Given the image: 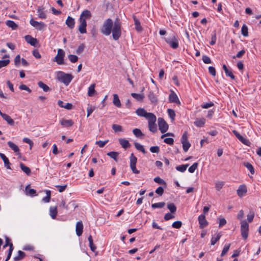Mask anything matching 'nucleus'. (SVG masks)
Returning <instances> with one entry per match:
<instances>
[{"label": "nucleus", "mask_w": 261, "mask_h": 261, "mask_svg": "<svg viewBox=\"0 0 261 261\" xmlns=\"http://www.w3.org/2000/svg\"><path fill=\"white\" fill-rule=\"evenodd\" d=\"M70 206H71L74 209L76 205H75L74 201H72L70 202L67 205L66 204V202L64 200H62L60 204V207H63L66 210H68L70 208Z\"/></svg>", "instance_id": "nucleus-17"}, {"label": "nucleus", "mask_w": 261, "mask_h": 261, "mask_svg": "<svg viewBox=\"0 0 261 261\" xmlns=\"http://www.w3.org/2000/svg\"><path fill=\"white\" fill-rule=\"evenodd\" d=\"M88 241L89 242V247L91 250L93 252L95 251L96 247L93 244L92 237L91 235H90L88 237Z\"/></svg>", "instance_id": "nucleus-45"}, {"label": "nucleus", "mask_w": 261, "mask_h": 261, "mask_svg": "<svg viewBox=\"0 0 261 261\" xmlns=\"http://www.w3.org/2000/svg\"><path fill=\"white\" fill-rule=\"evenodd\" d=\"M58 79L59 81L64 83L65 85H68L72 80L73 76L70 74L60 71L58 73Z\"/></svg>", "instance_id": "nucleus-2"}, {"label": "nucleus", "mask_w": 261, "mask_h": 261, "mask_svg": "<svg viewBox=\"0 0 261 261\" xmlns=\"http://www.w3.org/2000/svg\"><path fill=\"white\" fill-rule=\"evenodd\" d=\"M158 125L159 129L162 133H165L166 132L168 129V124L164 120L163 118H159L158 120Z\"/></svg>", "instance_id": "nucleus-8"}, {"label": "nucleus", "mask_w": 261, "mask_h": 261, "mask_svg": "<svg viewBox=\"0 0 261 261\" xmlns=\"http://www.w3.org/2000/svg\"><path fill=\"white\" fill-rule=\"evenodd\" d=\"M30 23L33 27H35L37 30H42L45 27V24L44 22H39L37 21H35L33 18L30 20Z\"/></svg>", "instance_id": "nucleus-10"}, {"label": "nucleus", "mask_w": 261, "mask_h": 261, "mask_svg": "<svg viewBox=\"0 0 261 261\" xmlns=\"http://www.w3.org/2000/svg\"><path fill=\"white\" fill-rule=\"evenodd\" d=\"M8 145L10 148H11L15 153H18V154H20L19 148L17 145L14 144L13 142L11 141H9L8 142Z\"/></svg>", "instance_id": "nucleus-28"}, {"label": "nucleus", "mask_w": 261, "mask_h": 261, "mask_svg": "<svg viewBox=\"0 0 261 261\" xmlns=\"http://www.w3.org/2000/svg\"><path fill=\"white\" fill-rule=\"evenodd\" d=\"M205 121L206 120L204 118L197 119L194 122V124L195 126L200 127L204 126Z\"/></svg>", "instance_id": "nucleus-30"}, {"label": "nucleus", "mask_w": 261, "mask_h": 261, "mask_svg": "<svg viewBox=\"0 0 261 261\" xmlns=\"http://www.w3.org/2000/svg\"><path fill=\"white\" fill-rule=\"evenodd\" d=\"M3 119L5 120L8 124L10 125H14V121L13 119L11 118L10 116H9L7 114H5L4 117H3Z\"/></svg>", "instance_id": "nucleus-35"}, {"label": "nucleus", "mask_w": 261, "mask_h": 261, "mask_svg": "<svg viewBox=\"0 0 261 261\" xmlns=\"http://www.w3.org/2000/svg\"><path fill=\"white\" fill-rule=\"evenodd\" d=\"M166 41L172 48L174 49H176L178 47V40L175 36L166 39Z\"/></svg>", "instance_id": "nucleus-9"}, {"label": "nucleus", "mask_w": 261, "mask_h": 261, "mask_svg": "<svg viewBox=\"0 0 261 261\" xmlns=\"http://www.w3.org/2000/svg\"><path fill=\"white\" fill-rule=\"evenodd\" d=\"M101 33L109 36L112 33L113 39L118 40L121 36V22L117 18L114 22L111 18L105 20L100 28Z\"/></svg>", "instance_id": "nucleus-1"}, {"label": "nucleus", "mask_w": 261, "mask_h": 261, "mask_svg": "<svg viewBox=\"0 0 261 261\" xmlns=\"http://www.w3.org/2000/svg\"><path fill=\"white\" fill-rule=\"evenodd\" d=\"M58 105L61 108H64L67 110H71L72 108V105L71 103H64V102L61 100H58Z\"/></svg>", "instance_id": "nucleus-23"}, {"label": "nucleus", "mask_w": 261, "mask_h": 261, "mask_svg": "<svg viewBox=\"0 0 261 261\" xmlns=\"http://www.w3.org/2000/svg\"><path fill=\"white\" fill-rule=\"evenodd\" d=\"M60 123L63 126L68 127L72 126L74 122L71 119L66 120L63 118L60 120Z\"/></svg>", "instance_id": "nucleus-19"}, {"label": "nucleus", "mask_w": 261, "mask_h": 261, "mask_svg": "<svg viewBox=\"0 0 261 261\" xmlns=\"http://www.w3.org/2000/svg\"><path fill=\"white\" fill-rule=\"evenodd\" d=\"M247 192V187L245 185H241L237 190V193L240 197H242Z\"/></svg>", "instance_id": "nucleus-14"}, {"label": "nucleus", "mask_w": 261, "mask_h": 261, "mask_svg": "<svg viewBox=\"0 0 261 261\" xmlns=\"http://www.w3.org/2000/svg\"><path fill=\"white\" fill-rule=\"evenodd\" d=\"M109 140H107L105 141H97L95 142V144L98 145L100 147H103L108 142Z\"/></svg>", "instance_id": "nucleus-61"}, {"label": "nucleus", "mask_w": 261, "mask_h": 261, "mask_svg": "<svg viewBox=\"0 0 261 261\" xmlns=\"http://www.w3.org/2000/svg\"><path fill=\"white\" fill-rule=\"evenodd\" d=\"M182 222L180 221H176L173 222L172 224V226L175 228H180L181 227Z\"/></svg>", "instance_id": "nucleus-58"}, {"label": "nucleus", "mask_w": 261, "mask_h": 261, "mask_svg": "<svg viewBox=\"0 0 261 261\" xmlns=\"http://www.w3.org/2000/svg\"><path fill=\"white\" fill-rule=\"evenodd\" d=\"M198 163H194L189 168L188 171L190 173H194L195 170L197 168Z\"/></svg>", "instance_id": "nucleus-59"}, {"label": "nucleus", "mask_w": 261, "mask_h": 261, "mask_svg": "<svg viewBox=\"0 0 261 261\" xmlns=\"http://www.w3.org/2000/svg\"><path fill=\"white\" fill-rule=\"evenodd\" d=\"M221 237V234L219 233L217 235V237L216 238L213 237L211 239V245H214L217 243V242L220 239Z\"/></svg>", "instance_id": "nucleus-56"}, {"label": "nucleus", "mask_w": 261, "mask_h": 261, "mask_svg": "<svg viewBox=\"0 0 261 261\" xmlns=\"http://www.w3.org/2000/svg\"><path fill=\"white\" fill-rule=\"evenodd\" d=\"M91 17V14L90 11L88 10H85L81 13L80 18L86 20V18H90Z\"/></svg>", "instance_id": "nucleus-27"}, {"label": "nucleus", "mask_w": 261, "mask_h": 261, "mask_svg": "<svg viewBox=\"0 0 261 261\" xmlns=\"http://www.w3.org/2000/svg\"><path fill=\"white\" fill-rule=\"evenodd\" d=\"M0 157L4 161V164L6 168L8 169H11L10 163L6 156L4 154L0 152Z\"/></svg>", "instance_id": "nucleus-25"}, {"label": "nucleus", "mask_w": 261, "mask_h": 261, "mask_svg": "<svg viewBox=\"0 0 261 261\" xmlns=\"http://www.w3.org/2000/svg\"><path fill=\"white\" fill-rule=\"evenodd\" d=\"M37 13L38 14V16L40 18H41V19H45L46 18V15L43 12L42 8L39 7L37 10Z\"/></svg>", "instance_id": "nucleus-41"}, {"label": "nucleus", "mask_w": 261, "mask_h": 261, "mask_svg": "<svg viewBox=\"0 0 261 261\" xmlns=\"http://www.w3.org/2000/svg\"><path fill=\"white\" fill-rule=\"evenodd\" d=\"M189 166L188 164L181 165L176 167V169L180 172H184L186 171L187 167Z\"/></svg>", "instance_id": "nucleus-49"}, {"label": "nucleus", "mask_w": 261, "mask_h": 261, "mask_svg": "<svg viewBox=\"0 0 261 261\" xmlns=\"http://www.w3.org/2000/svg\"><path fill=\"white\" fill-rule=\"evenodd\" d=\"M136 114L141 117H144L147 119L150 117L153 113L147 112L143 108H139L136 111Z\"/></svg>", "instance_id": "nucleus-11"}, {"label": "nucleus", "mask_w": 261, "mask_h": 261, "mask_svg": "<svg viewBox=\"0 0 261 261\" xmlns=\"http://www.w3.org/2000/svg\"><path fill=\"white\" fill-rule=\"evenodd\" d=\"M148 98L151 103L156 104L158 102L157 95L153 91H150L148 94Z\"/></svg>", "instance_id": "nucleus-20"}, {"label": "nucleus", "mask_w": 261, "mask_h": 261, "mask_svg": "<svg viewBox=\"0 0 261 261\" xmlns=\"http://www.w3.org/2000/svg\"><path fill=\"white\" fill-rule=\"evenodd\" d=\"M80 24L79 27V31L81 34H85L87 32V22L85 19L80 18Z\"/></svg>", "instance_id": "nucleus-12"}, {"label": "nucleus", "mask_w": 261, "mask_h": 261, "mask_svg": "<svg viewBox=\"0 0 261 261\" xmlns=\"http://www.w3.org/2000/svg\"><path fill=\"white\" fill-rule=\"evenodd\" d=\"M6 24L9 27L11 28L13 30H16L18 27L17 24L12 20H7L6 22Z\"/></svg>", "instance_id": "nucleus-38"}, {"label": "nucleus", "mask_w": 261, "mask_h": 261, "mask_svg": "<svg viewBox=\"0 0 261 261\" xmlns=\"http://www.w3.org/2000/svg\"><path fill=\"white\" fill-rule=\"evenodd\" d=\"M241 33L242 34L244 37H247L248 36V28L246 25L244 24L241 29Z\"/></svg>", "instance_id": "nucleus-51"}, {"label": "nucleus", "mask_w": 261, "mask_h": 261, "mask_svg": "<svg viewBox=\"0 0 261 261\" xmlns=\"http://www.w3.org/2000/svg\"><path fill=\"white\" fill-rule=\"evenodd\" d=\"M118 152L115 151H111L107 153V155L113 159L115 161H117V157L118 156Z\"/></svg>", "instance_id": "nucleus-48"}, {"label": "nucleus", "mask_w": 261, "mask_h": 261, "mask_svg": "<svg viewBox=\"0 0 261 261\" xmlns=\"http://www.w3.org/2000/svg\"><path fill=\"white\" fill-rule=\"evenodd\" d=\"M20 167L22 171L24 172L27 175H29L31 174V171L30 169L28 167L25 166V165L22 163L20 164Z\"/></svg>", "instance_id": "nucleus-34"}, {"label": "nucleus", "mask_w": 261, "mask_h": 261, "mask_svg": "<svg viewBox=\"0 0 261 261\" xmlns=\"http://www.w3.org/2000/svg\"><path fill=\"white\" fill-rule=\"evenodd\" d=\"M118 140L119 144L124 149H126L130 146V144L128 140L123 138H119Z\"/></svg>", "instance_id": "nucleus-21"}, {"label": "nucleus", "mask_w": 261, "mask_h": 261, "mask_svg": "<svg viewBox=\"0 0 261 261\" xmlns=\"http://www.w3.org/2000/svg\"><path fill=\"white\" fill-rule=\"evenodd\" d=\"M249 225L245 220L241 222V232L242 238L246 240L248 238Z\"/></svg>", "instance_id": "nucleus-4"}, {"label": "nucleus", "mask_w": 261, "mask_h": 261, "mask_svg": "<svg viewBox=\"0 0 261 261\" xmlns=\"http://www.w3.org/2000/svg\"><path fill=\"white\" fill-rule=\"evenodd\" d=\"M131 95L133 97L139 101L142 100L144 98V95L143 94L132 93H131Z\"/></svg>", "instance_id": "nucleus-40"}, {"label": "nucleus", "mask_w": 261, "mask_h": 261, "mask_svg": "<svg viewBox=\"0 0 261 261\" xmlns=\"http://www.w3.org/2000/svg\"><path fill=\"white\" fill-rule=\"evenodd\" d=\"M153 180L155 182L159 184L165 185V186H166V182L165 181V180L159 176L155 177Z\"/></svg>", "instance_id": "nucleus-52"}, {"label": "nucleus", "mask_w": 261, "mask_h": 261, "mask_svg": "<svg viewBox=\"0 0 261 261\" xmlns=\"http://www.w3.org/2000/svg\"><path fill=\"white\" fill-rule=\"evenodd\" d=\"M133 133L134 135L137 137L141 138L144 136V134L142 133L141 130L139 128H135L133 130Z\"/></svg>", "instance_id": "nucleus-39"}, {"label": "nucleus", "mask_w": 261, "mask_h": 261, "mask_svg": "<svg viewBox=\"0 0 261 261\" xmlns=\"http://www.w3.org/2000/svg\"><path fill=\"white\" fill-rule=\"evenodd\" d=\"M165 205V202H161L158 203H154L151 204V207L152 208H162Z\"/></svg>", "instance_id": "nucleus-47"}, {"label": "nucleus", "mask_w": 261, "mask_h": 261, "mask_svg": "<svg viewBox=\"0 0 261 261\" xmlns=\"http://www.w3.org/2000/svg\"><path fill=\"white\" fill-rule=\"evenodd\" d=\"M85 47V45L81 44L76 50V53L78 55L80 54L84 51Z\"/></svg>", "instance_id": "nucleus-63"}, {"label": "nucleus", "mask_w": 261, "mask_h": 261, "mask_svg": "<svg viewBox=\"0 0 261 261\" xmlns=\"http://www.w3.org/2000/svg\"><path fill=\"white\" fill-rule=\"evenodd\" d=\"M38 85L40 88L42 89L44 92H47L50 90L49 87L42 81L39 82Z\"/></svg>", "instance_id": "nucleus-36"}, {"label": "nucleus", "mask_w": 261, "mask_h": 261, "mask_svg": "<svg viewBox=\"0 0 261 261\" xmlns=\"http://www.w3.org/2000/svg\"><path fill=\"white\" fill-rule=\"evenodd\" d=\"M10 63V60H0V68L6 66Z\"/></svg>", "instance_id": "nucleus-64"}, {"label": "nucleus", "mask_w": 261, "mask_h": 261, "mask_svg": "<svg viewBox=\"0 0 261 261\" xmlns=\"http://www.w3.org/2000/svg\"><path fill=\"white\" fill-rule=\"evenodd\" d=\"M46 197H44L42 199V201L44 202L47 203L50 201V198H51V192L49 190L46 191Z\"/></svg>", "instance_id": "nucleus-46"}, {"label": "nucleus", "mask_w": 261, "mask_h": 261, "mask_svg": "<svg viewBox=\"0 0 261 261\" xmlns=\"http://www.w3.org/2000/svg\"><path fill=\"white\" fill-rule=\"evenodd\" d=\"M65 57V52L62 49H58L56 56L54 58L53 61L56 62L58 65L64 64V58Z\"/></svg>", "instance_id": "nucleus-5"}, {"label": "nucleus", "mask_w": 261, "mask_h": 261, "mask_svg": "<svg viewBox=\"0 0 261 261\" xmlns=\"http://www.w3.org/2000/svg\"><path fill=\"white\" fill-rule=\"evenodd\" d=\"M83 230V224L82 221L77 222L76 224V233L80 237L82 234Z\"/></svg>", "instance_id": "nucleus-18"}, {"label": "nucleus", "mask_w": 261, "mask_h": 261, "mask_svg": "<svg viewBox=\"0 0 261 261\" xmlns=\"http://www.w3.org/2000/svg\"><path fill=\"white\" fill-rule=\"evenodd\" d=\"M29 186H27L25 188V191L27 194H29L31 196H34L36 195V190L33 189H29Z\"/></svg>", "instance_id": "nucleus-42"}, {"label": "nucleus", "mask_w": 261, "mask_h": 261, "mask_svg": "<svg viewBox=\"0 0 261 261\" xmlns=\"http://www.w3.org/2000/svg\"><path fill=\"white\" fill-rule=\"evenodd\" d=\"M147 120L149 130L152 133L156 132L157 130V126L155 124L156 120V116L154 114H152Z\"/></svg>", "instance_id": "nucleus-3"}, {"label": "nucleus", "mask_w": 261, "mask_h": 261, "mask_svg": "<svg viewBox=\"0 0 261 261\" xmlns=\"http://www.w3.org/2000/svg\"><path fill=\"white\" fill-rule=\"evenodd\" d=\"M216 40H217L216 33V32H214V34L212 36L211 41L210 43V44L211 45H214L216 42Z\"/></svg>", "instance_id": "nucleus-62"}, {"label": "nucleus", "mask_w": 261, "mask_h": 261, "mask_svg": "<svg viewBox=\"0 0 261 261\" xmlns=\"http://www.w3.org/2000/svg\"><path fill=\"white\" fill-rule=\"evenodd\" d=\"M112 128L114 130L115 132H119L122 131V127L118 124H113Z\"/></svg>", "instance_id": "nucleus-55"}, {"label": "nucleus", "mask_w": 261, "mask_h": 261, "mask_svg": "<svg viewBox=\"0 0 261 261\" xmlns=\"http://www.w3.org/2000/svg\"><path fill=\"white\" fill-rule=\"evenodd\" d=\"M243 165L246 167L248 170L250 171L251 174H253L254 173V169L253 166L248 162H244L243 163Z\"/></svg>", "instance_id": "nucleus-37"}, {"label": "nucleus", "mask_w": 261, "mask_h": 261, "mask_svg": "<svg viewBox=\"0 0 261 261\" xmlns=\"http://www.w3.org/2000/svg\"><path fill=\"white\" fill-rule=\"evenodd\" d=\"M230 245H231L230 244H228L225 245L224 246V247H223V249L222 250V251L221 252V255L222 256H224L225 254H226V253L228 252V251L229 249Z\"/></svg>", "instance_id": "nucleus-57"}, {"label": "nucleus", "mask_w": 261, "mask_h": 261, "mask_svg": "<svg viewBox=\"0 0 261 261\" xmlns=\"http://www.w3.org/2000/svg\"><path fill=\"white\" fill-rule=\"evenodd\" d=\"M198 222L199 224V227L203 228L208 225V222L205 219L204 215H200L198 217Z\"/></svg>", "instance_id": "nucleus-13"}, {"label": "nucleus", "mask_w": 261, "mask_h": 261, "mask_svg": "<svg viewBox=\"0 0 261 261\" xmlns=\"http://www.w3.org/2000/svg\"><path fill=\"white\" fill-rule=\"evenodd\" d=\"M25 256V254L24 252L19 250L18 251V255L14 257V260L15 261H19L22 259L24 256Z\"/></svg>", "instance_id": "nucleus-33"}, {"label": "nucleus", "mask_w": 261, "mask_h": 261, "mask_svg": "<svg viewBox=\"0 0 261 261\" xmlns=\"http://www.w3.org/2000/svg\"><path fill=\"white\" fill-rule=\"evenodd\" d=\"M8 246H9V249L8 250L7 257L5 259V261H8L10 259L14 249L13 244L10 243V240L8 237H6L5 244L3 246V248H5Z\"/></svg>", "instance_id": "nucleus-7"}, {"label": "nucleus", "mask_w": 261, "mask_h": 261, "mask_svg": "<svg viewBox=\"0 0 261 261\" xmlns=\"http://www.w3.org/2000/svg\"><path fill=\"white\" fill-rule=\"evenodd\" d=\"M130 168L133 172L135 174H139L140 171L136 169V165L137 162V158L134 155V153H132L129 157Z\"/></svg>", "instance_id": "nucleus-6"}, {"label": "nucleus", "mask_w": 261, "mask_h": 261, "mask_svg": "<svg viewBox=\"0 0 261 261\" xmlns=\"http://www.w3.org/2000/svg\"><path fill=\"white\" fill-rule=\"evenodd\" d=\"M113 104L118 108H120L121 106V103L120 100L119 98L118 95L117 94H113Z\"/></svg>", "instance_id": "nucleus-26"}, {"label": "nucleus", "mask_w": 261, "mask_h": 261, "mask_svg": "<svg viewBox=\"0 0 261 261\" xmlns=\"http://www.w3.org/2000/svg\"><path fill=\"white\" fill-rule=\"evenodd\" d=\"M24 39L26 42L32 46H35L38 42V41L36 38L32 37L31 36L29 35L25 36Z\"/></svg>", "instance_id": "nucleus-16"}, {"label": "nucleus", "mask_w": 261, "mask_h": 261, "mask_svg": "<svg viewBox=\"0 0 261 261\" xmlns=\"http://www.w3.org/2000/svg\"><path fill=\"white\" fill-rule=\"evenodd\" d=\"M167 207L170 210L171 213L174 214L176 211V207L173 203H170L167 204Z\"/></svg>", "instance_id": "nucleus-43"}, {"label": "nucleus", "mask_w": 261, "mask_h": 261, "mask_svg": "<svg viewBox=\"0 0 261 261\" xmlns=\"http://www.w3.org/2000/svg\"><path fill=\"white\" fill-rule=\"evenodd\" d=\"M95 84H92L88 88V95L90 97L93 96L95 93Z\"/></svg>", "instance_id": "nucleus-32"}, {"label": "nucleus", "mask_w": 261, "mask_h": 261, "mask_svg": "<svg viewBox=\"0 0 261 261\" xmlns=\"http://www.w3.org/2000/svg\"><path fill=\"white\" fill-rule=\"evenodd\" d=\"M69 61L72 63H75L78 61V57L74 55H69L68 56Z\"/></svg>", "instance_id": "nucleus-54"}, {"label": "nucleus", "mask_w": 261, "mask_h": 261, "mask_svg": "<svg viewBox=\"0 0 261 261\" xmlns=\"http://www.w3.org/2000/svg\"><path fill=\"white\" fill-rule=\"evenodd\" d=\"M133 19L134 20L135 28L137 31H141L142 30V28L141 25V23L140 21L135 16H133Z\"/></svg>", "instance_id": "nucleus-31"}, {"label": "nucleus", "mask_w": 261, "mask_h": 261, "mask_svg": "<svg viewBox=\"0 0 261 261\" xmlns=\"http://www.w3.org/2000/svg\"><path fill=\"white\" fill-rule=\"evenodd\" d=\"M169 100L170 102L175 103L178 105H180V102L176 94L173 91H172L169 96Z\"/></svg>", "instance_id": "nucleus-15"}, {"label": "nucleus", "mask_w": 261, "mask_h": 261, "mask_svg": "<svg viewBox=\"0 0 261 261\" xmlns=\"http://www.w3.org/2000/svg\"><path fill=\"white\" fill-rule=\"evenodd\" d=\"M168 114L171 119L173 120L174 119V117L175 116V113L173 110L171 109H168L167 110Z\"/></svg>", "instance_id": "nucleus-60"}, {"label": "nucleus", "mask_w": 261, "mask_h": 261, "mask_svg": "<svg viewBox=\"0 0 261 261\" xmlns=\"http://www.w3.org/2000/svg\"><path fill=\"white\" fill-rule=\"evenodd\" d=\"M222 68L224 70L226 76L230 77L232 80L235 79V76L233 74L232 71L228 69L226 65H223Z\"/></svg>", "instance_id": "nucleus-24"}, {"label": "nucleus", "mask_w": 261, "mask_h": 261, "mask_svg": "<svg viewBox=\"0 0 261 261\" xmlns=\"http://www.w3.org/2000/svg\"><path fill=\"white\" fill-rule=\"evenodd\" d=\"M224 181H217L215 184V188L217 191H220L224 185Z\"/></svg>", "instance_id": "nucleus-53"}, {"label": "nucleus", "mask_w": 261, "mask_h": 261, "mask_svg": "<svg viewBox=\"0 0 261 261\" xmlns=\"http://www.w3.org/2000/svg\"><path fill=\"white\" fill-rule=\"evenodd\" d=\"M134 144L136 148L138 150L141 151L144 154L146 153V151L143 145L137 142L135 143Z\"/></svg>", "instance_id": "nucleus-44"}, {"label": "nucleus", "mask_w": 261, "mask_h": 261, "mask_svg": "<svg viewBox=\"0 0 261 261\" xmlns=\"http://www.w3.org/2000/svg\"><path fill=\"white\" fill-rule=\"evenodd\" d=\"M50 216L53 219H55L57 213V206H51L49 208Z\"/></svg>", "instance_id": "nucleus-29"}, {"label": "nucleus", "mask_w": 261, "mask_h": 261, "mask_svg": "<svg viewBox=\"0 0 261 261\" xmlns=\"http://www.w3.org/2000/svg\"><path fill=\"white\" fill-rule=\"evenodd\" d=\"M66 24L71 29L74 27V19L70 16H68L66 20Z\"/></svg>", "instance_id": "nucleus-22"}, {"label": "nucleus", "mask_w": 261, "mask_h": 261, "mask_svg": "<svg viewBox=\"0 0 261 261\" xmlns=\"http://www.w3.org/2000/svg\"><path fill=\"white\" fill-rule=\"evenodd\" d=\"M182 148L185 152H187L191 146V144L189 141L181 142Z\"/></svg>", "instance_id": "nucleus-50"}]
</instances>
